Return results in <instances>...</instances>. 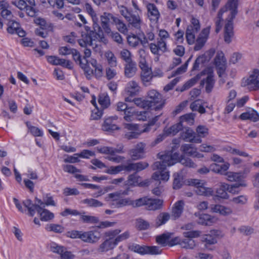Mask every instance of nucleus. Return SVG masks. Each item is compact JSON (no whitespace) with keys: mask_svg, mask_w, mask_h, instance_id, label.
<instances>
[{"mask_svg":"<svg viewBox=\"0 0 259 259\" xmlns=\"http://www.w3.org/2000/svg\"><path fill=\"white\" fill-rule=\"evenodd\" d=\"M161 161H156L152 165L153 170H159L156 171L152 176V179L159 181L163 180L166 181L169 179V174L167 171H164L166 166H170L176 163L179 158V154L172 151H167L164 153L158 154Z\"/></svg>","mask_w":259,"mask_h":259,"instance_id":"nucleus-1","label":"nucleus"},{"mask_svg":"<svg viewBox=\"0 0 259 259\" xmlns=\"http://www.w3.org/2000/svg\"><path fill=\"white\" fill-rule=\"evenodd\" d=\"M147 98V101L149 102L148 106L149 108L159 104L155 107L156 110L161 109L165 103V100L163 99L161 95L155 90H151L148 91Z\"/></svg>","mask_w":259,"mask_h":259,"instance_id":"nucleus-2","label":"nucleus"},{"mask_svg":"<svg viewBox=\"0 0 259 259\" xmlns=\"http://www.w3.org/2000/svg\"><path fill=\"white\" fill-rule=\"evenodd\" d=\"M36 204H33V208L36 209L39 213L40 220L44 221H49L54 218V213L49 210L45 209V204L40 199L35 198Z\"/></svg>","mask_w":259,"mask_h":259,"instance_id":"nucleus-3","label":"nucleus"},{"mask_svg":"<svg viewBox=\"0 0 259 259\" xmlns=\"http://www.w3.org/2000/svg\"><path fill=\"white\" fill-rule=\"evenodd\" d=\"M33 13V22L39 26V28H36L35 30V33L36 35L42 38H45L48 35L47 29L49 27V26L44 18L38 17L35 15V12L34 9Z\"/></svg>","mask_w":259,"mask_h":259,"instance_id":"nucleus-4","label":"nucleus"},{"mask_svg":"<svg viewBox=\"0 0 259 259\" xmlns=\"http://www.w3.org/2000/svg\"><path fill=\"white\" fill-rule=\"evenodd\" d=\"M214 64L218 70V74L221 77L226 69V60L222 52L217 53L214 58Z\"/></svg>","mask_w":259,"mask_h":259,"instance_id":"nucleus-5","label":"nucleus"},{"mask_svg":"<svg viewBox=\"0 0 259 259\" xmlns=\"http://www.w3.org/2000/svg\"><path fill=\"white\" fill-rule=\"evenodd\" d=\"M181 138L186 142L190 143H200L201 139L197 136L196 134L189 127H186L181 133Z\"/></svg>","mask_w":259,"mask_h":259,"instance_id":"nucleus-6","label":"nucleus"},{"mask_svg":"<svg viewBox=\"0 0 259 259\" xmlns=\"http://www.w3.org/2000/svg\"><path fill=\"white\" fill-rule=\"evenodd\" d=\"M115 17L112 14L106 12L104 13L100 17L102 27L108 34L111 33L109 23L113 24Z\"/></svg>","mask_w":259,"mask_h":259,"instance_id":"nucleus-7","label":"nucleus"},{"mask_svg":"<svg viewBox=\"0 0 259 259\" xmlns=\"http://www.w3.org/2000/svg\"><path fill=\"white\" fill-rule=\"evenodd\" d=\"M210 31V27L204 28L199 34V36L196 40L194 50L196 51L202 49L205 44L208 36Z\"/></svg>","mask_w":259,"mask_h":259,"instance_id":"nucleus-8","label":"nucleus"},{"mask_svg":"<svg viewBox=\"0 0 259 259\" xmlns=\"http://www.w3.org/2000/svg\"><path fill=\"white\" fill-rule=\"evenodd\" d=\"M145 145L142 143L138 144L134 148L129 151V154L133 160H137L143 158Z\"/></svg>","mask_w":259,"mask_h":259,"instance_id":"nucleus-9","label":"nucleus"},{"mask_svg":"<svg viewBox=\"0 0 259 259\" xmlns=\"http://www.w3.org/2000/svg\"><path fill=\"white\" fill-rule=\"evenodd\" d=\"M234 19L228 18L227 23L225 24L224 28V41L230 44L232 41V38L234 35L233 31V23Z\"/></svg>","mask_w":259,"mask_h":259,"instance_id":"nucleus-10","label":"nucleus"},{"mask_svg":"<svg viewBox=\"0 0 259 259\" xmlns=\"http://www.w3.org/2000/svg\"><path fill=\"white\" fill-rule=\"evenodd\" d=\"M101 238L100 233L96 230L83 232L82 241L86 243H95Z\"/></svg>","mask_w":259,"mask_h":259,"instance_id":"nucleus-11","label":"nucleus"},{"mask_svg":"<svg viewBox=\"0 0 259 259\" xmlns=\"http://www.w3.org/2000/svg\"><path fill=\"white\" fill-rule=\"evenodd\" d=\"M142 70L141 73V78L144 84L146 85L147 83L150 82L153 75L150 68H149L147 65L139 66Z\"/></svg>","mask_w":259,"mask_h":259,"instance_id":"nucleus-12","label":"nucleus"},{"mask_svg":"<svg viewBox=\"0 0 259 259\" xmlns=\"http://www.w3.org/2000/svg\"><path fill=\"white\" fill-rule=\"evenodd\" d=\"M115 119L112 117L106 118L102 124V130L108 133H113L115 130H119L120 128L115 124Z\"/></svg>","mask_w":259,"mask_h":259,"instance_id":"nucleus-13","label":"nucleus"},{"mask_svg":"<svg viewBox=\"0 0 259 259\" xmlns=\"http://www.w3.org/2000/svg\"><path fill=\"white\" fill-rule=\"evenodd\" d=\"M148 10V16L151 21L157 22L160 17V13L156 7L153 4H149L147 6Z\"/></svg>","mask_w":259,"mask_h":259,"instance_id":"nucleus-14","label":"nucleus"},{"mask_svg":"<svg viewBox=\"0 0 259 259\" xmlns=\"http://www.w3.org/2000/svg\"><path fill=\"white\" fill-rule=\"evenodd\" d=\"M28 2L29 5L23 0H19L15 1L14 4L19 9L24 10L28 16L32 17V5L30 1Z\"/></svg>","mask_w":259,"mask_h":259,"instance_id":"nucleus-15","label":"nucleus"},{"mask_svg":"<svg viewBox=\"0 0 259 259\" xmlns=\"http://www.w3.org/2000/svg\"><path fill=\"white\" fill-rule=\"evenodd\" d=\"M116 245L117 243L114 239L108 238L100 245L98 250L101 252H107L113 249Z\"/></svg>","mask_w":259,"mask_h":259,"instance_id":"nucleus-16","label":"nucleus"},{"mask_svg":"<svg viewBox=\"0 0 259 259\" xmlns=\"http://www.w3.org/2000/svg\"><path fill=\"white\" fill-rule=\"evenodd\" d=\"M238 6V0H228L224 8H227L230 12V15L228 18L234 19L238 13L237 7Z\"/></svg>","mask_w":259,"mask_h":259,"instance_id":"nucleus-17","label":"nucleus"},{"mask_svg":"<svg viewBox=\"0 0 259 259\" xmlns=\"http://www.w3.org/2000/svg\"><path fill=\"white\" fill-rule=\"evenodd\" d=\"M123 146L120 145L118 146L117 148H113L110 147H103L100 148H98V151L99 153L105 154H110L114 155L115 153H123Z\"/></svg>","mask_w":259,"mask_h":259,"instance_id":"nucleus-18","label":"nucleus"},{"mask_svg":"<svg viewBox=\"0 0 259 259\" xmlns=\"http://www.w3.org/2000/svg\"><path fill=\"white\" fill-rule=\"evenodd\" d=\"M163 200L159 199H149L147 202L146 208L149 210H156L162 208Z\"/></svg>","mask_w":259,"mask_h":259,"instance_id":"nucleus-19","label":"nucleus"},{"mask_svg":"<svg viewBox=\"0 0 259 259\" xmlns=\"http://www.w3.org/2000/svg\"><path fill=\"white\" fill-rule=\"evenodd\" d=\"M184 205V203L182 200L178 201L175 203L171 211V216L174 218V220H176L180 217L183 211Z\"/></svg>","mask_w":259,"mask_h":259,"instance_id":"nucleus-20","label":"nucleus"},{"mask_svg":"<svg viewBox=\"0 0 259 259\" xmlns=\"http://www.w3.org/2000/svg\"><path fill=\"white\" fill-rule=\"evenodd\" d=\"M125 18L133 27L138 29L141 28L142 21L138 15L128 14V16H125Z\"/></svg>","mask_w":259,"mask_h":259,"instance_id":"nucleus-21","label":"nucleus"},{"mask_svg":"<svg viewBox=\"0 0 259 259\" xmlns=\"http://www.w3.org/2000/svg\"><path fill=\"white\" fill-rule=\"evenodd\" d=\"M137 70L136 63L135 62L126 63L124 66V75L127 77H132L136 74Z\"/></svg>","mask_w":259,"mask_h":259,"instance_id":"nucleus-22","label":"nucleus"},{"mask_svg":"<svg viewBox=\"0 0 259 259\" xmlns=\"http://www.w3.org/2000/svg\"><path fill=\"white\" fill-rule=\"evenodd\" d=\"M240 118L242 120H250L253 122L259 120V114L254 110H251L248 112L242 113L240 115Z\"/></svg>","mask_w":259,"mask_h":259,"instance_id":"nucleus-23","label":"nucleus"},{"mask_svg":"<svg viewBox=\"0 0 259 259\" xmlns=\"http://www.w3.org/2000/svg\"><path fill=\"white\" fill-rule=\"evenodd\" d=\"M170 218L169 213L166 212H160L155 219V226L158 227L162 225L165 224Z\"/></svg>","mask_w":259,"mask_h":259,"instance_id":"nucleus-24","label":"nucleus"},{"mask_svg":"<svg viewBox=\"0 0 259 259\" xmlns=\"http://www.w3.org/2000/svg\"><path fill=\"white\" fill-rule=\"evenodd\" d=\"M205 83H206V92L207 93H210L214 87V84L213 76L211 74H208L205 79L201 80L200 82V85H204Z\"/></svg>","mask_w":259,"mask_h":259,"instance_id":"nucleus-25","label":"nucleus"},{"mask_svg":"<svg viewBox=\"0 0 259 259\" xmlns=\"http://www.w3.org/2000/svg\"><path fill=\"white\" fill-rule=\"evenodd\" d=\"M228 189H229V185L226 183H221L220 187L216 190V196L223 199L228 198L229 196L227 192Z\"/></svg>","mask_w":259,"mask_h":259,"instance_id":"nucleus-26","label":"nucleus"},{"mask_svg":"<svg viewBox=\"0 0 259 259\" xmlns=\"http://www.w3.org/2000/svg\"><path fill=\"white\" fill-rule=\"evenodd\" d=\"M215 220V219L213 217L208 214H202L199 217L198 223L202 225L209 226L214 223Z\"/></svg>","mask_w":259,"mask_h":259,"instance_id":"nucleus-27","label":"nucleus"},{"mask_svg":"<svg viewBox=\"0 0 259 259\" xmlns=\"http://www.w3.org/2000/svg\"><path fill=\"white\" fill-rule=\"evenodd\" d=\"M185 169L181 170L179 173H176L174 175V180L173 182V188L174 189H179L183 185L184 171Z\"/></svg>","mask_w":259,"mask_h":259,"instance_id":"nucleus-28","label":"nucleus"},{"mask_svg":"<svg viewBox=\"0 0 259 259\" xmlns=\"http://www.w3.org/2000/svg\"><path fill=\"white\" fill-rule=\"evenodd\" d=\"M201 75H197L195 77L188 80L181 88H177L176 91L183 92L193 86L200 78Z\"/></svg>","mask_w":259,"mask_h":259,"instance_id":"nucleus-29","label":"nucleus"},{"mask_svg":"<svg viewBox=\"0 0 259 259\" xmlns=\"http://www.w3.org/2000/svg\"><path fill=\"white\" fill-rule=\"evenodd\" d=\"M93 40L91 36L85 33L82 34L81 38L78 40V42L81 47L87 48L93 46Z\"/></svg>","mask_w":259,"mask_h":259,"instance_id":"nucleus-30","label":"nucleus"},{"mask_svg":"<svg viewBox=\"0 0 259 259\" xmlns=\"http://www.w3.org/2000/svg\"><path fill=\"white\" fill-rule=\"evenodd\" d=\"M116 202H112L111 205L114 207L120 208L127 205H131V199L130 198H123L122 197L120 199H116Z\"/></svg>","mask_w":259,"mask_h":259,"instance_id":"nucleus-31","label":"nucleus"},{"mask_svg":"<svg viewBox=\"0 0 259 259\" xmlns=\"http://www.w3.org/2000/svg\"><path fill=\"white\" fill-rule=\"evenodd\" d=\"M25 207L24 210H20L22 213L27 214L29 216H32V203L30 199H26L23 202Z\"/></svg>","mask_w":259,"mask_h":259,"instance_id":"nucleus-32","label":"nucleus"},{"mask_svg":"<svg viewBox=\"0 0 259 259\" xmlns=\"http://www.w3.org/2000/svg\"><path fill=\"white\" fill-rule=\"evenodd\" d=\"M141 180V177L139 176L137 173L134 172L130 175L127 178V184L130 186H136L139 184L140 181Z\"/></svg>","mask_w":259,"mask_h":259,"instance_id":"nucleus-33","label":"nucleus"},{"mask_svg":"<svg viewBox=\"0 0 259 259\" xmlns=\"http://www.w3.org/2000/svg\"><path fill=\"white\" fill-rule=\"evenodd\" d=\"M98 102L104 109L107 108L110 104L109 97L107 94L105 93L99 96Z\"/></svg>","mask_w":259,"mask_h":259,"instance_id":"nucleus-34","label":"nucleus"},{"mask_svg":"<svg viewBox=\"0 0 259 259\" xmlns=\"http://www.w3.org/2000/svg\"><path fill=\"white\" fill-rule=\"evenodd\" d=\"M195 33L196 32L194 31L192 26H188L186 32V37L189 45H192L194 43Z\"/></svg>","mask_w":259,"mask_h":259,"instance_id":"nucleus-35","label":"nucleus"},{"mask_svg":"<svg viewBox=\"0 0 259 259\" xmlns=\"http://www.w3.org/2000/svg\"><path fill=\"white\" fill-rule=\"evenodd\" d=\"M183 128V125L181 122H179L176 124H174L165 130L164 132L166 133V135H175Z\"/></svg>","mask_w":259,"mask_h":259,"instance_id":"nucleus-36","label":"nucleus"},{"mask_svg":"<svg viewBox=\"0 0 259 259\" xmlns=\"http://www.w3.org/2000/svg\"><path fill=\"white\" fill-rule=\"evenodd\" d=\"M179 244L182 248L186 249H193L196 245L194 240L188 238L180 241Z\"/></svg>","mask_w":259,"mask_h":259,"instance_id":"nucleus-37","label":"nucleus"},{"mask_svg":"<svg viewBox=\"0 0 259 259\" xmlns=\"http://www.w3.org/2000/svg\"><path fill=\"white\" fill-rule=\"evenodd\" d=\"M192 184L196 186L195 192L198 195L204 196L205 187L203 186L202 182L198 180H193Z\"/></svg>","mask_w":259,"mask_h":259,"instance_id":"nucleus-38","label":"nucleus"},{"mask_svg":"<svg viewBox=\"0 0 259 259\" xmlns=\"http://www.w3.org/2000/svg\"><path fill=\"white\" fill-rule=\"evenodd\" d=\"M84 62L81 64L80 67L84 70L86 77L90 79L94 74V70L90 67L89 61L87 59H84Z\"/></svg>","mask_w":259,"mask_h":259,"instance_id":"nucleus-39","label":"nucleus"},{"mask_svg":"<svg viewBox=\"0 0 259 259\" xmlns=\"http://www.w3.org/2000/svg\"><path fill=\"white\" fill-rule=\"evenodd\" d=\"M82 203L87 204L89 207H97L103 206V204L101 201L94 199L87 198L82 200Z\"/></svg>","mask_w":259,"mask_h":259,"instance_id":"nucleus-40","label":"nucleus"},{"mask_svg":"<svg viewBox=\"0 0 259 259\" xmlns=\"http://www.w3.org/2000/svg\"><path fill=\"white\" fill-rule=\"evenodd\" d=\"M181 151L189 156H193L196 153V149L191 144H184L181 147Z\"/></svg>","mask_w":259,"mask_h":259,"instance_id":"nucleus-41","label":"nucleus"},{"mask_svg":"<svg viewBox=\"0 0 259 259\" xmlns=\"http://www.w3.org/2000/svg\"><path fill=\"white\" fill-rule=\"evenodd\" d=\"M46 229L48 231H53L57 233H61L64 230V227L61 225L54 224H48L46 227Z\"/></svg>","mask_w":259,"mask_h":259,"instance_id":"nucleus-42","label":"nucleus"},{"mask_svg":"<svg viewBox=\"0 0 259 259\" xmlns=\"http://www.w3.org/2000/svg\"><path fill=\"white\" fill-rule=\"evenodd\" d=\"M148 198L146 197L140 198L135 200H131V206L133 207H139L143 205H147Z\"/></svg>","mask_w":259,"mask_h":259,"instance_id":"nucleus-43","label":"nucleus"},{"mask_svg":"<svg viewBox=\"0 0 259 259\" xmlns=\"http://www.w3.org/2000/svg\"><path fill=\"white\" fill-rule=\"evenodd\" d=\"M226 176H227V180L231 182H240L242 177L241 173L231 171L227 172L226 174Z\"/></svg>","mask_w":259,"mask_h":259,"instance_id":"nucleus-44","label":"nucleus"},{"mask_svg":"<svg viewBox=\"0 0 259 259\" xmlns=\"http://www.w3.org/2000/svg\"><path fill=\"white\" fill-rule=\"evenodd\" d=\"M93 22V30L97 31L98 33V36L102 41L103 39L104 38L103 31L101 27L98 24V18L96 17V20L92 19Z\"/></svg>","mask_w":259,"mask_h":259,"instance_id":"nucleus-45","label":"nucleus"},{"mask_svg":"<svg viewBox=\"0 0 259 259\" xmlns=\"http://www.w3.org/2000/svg\"><path fill=\"white\" fill-rule=\"evenodd\" d=\"M8 25L7 31L11 34L15 33L17 29L20 28L19 23L13 20L9 21Z\"/></svg>","mask_w":259,"mask_h":259,"instance_id":"nucleus-46","label":"nucleus"},{"mask_svg":"<svg viewBox=\"0 0 259 259\" xmlns=\"http://www.w3.org/2000/svg\"><path fill=\"white\" fill-rule=\"evenodd\" d=\"M105 55L109 64L111 67H116L117 66L116 58L112 52L108 51L105 53Z\"/></svg>","mask_w":259,"mask_h":259,"instance_id":"nucleus-47","label":"nucleus"},{"mask_svg":"<svg viewBox=\"0 0 259 259\" xmlns=\"http://www.w3.org/2000/svg\"><path fill=\"white\" fill-rule=\"evenodd\" d=\"M80 215V219L84 223L95 224L99 222L98 218L96 217L81 214Z\"/></svg>","mask_w":259,"mask_h":259,"instance_id":"nucleus-48","label":"nucleus"},{"mask_svg":"<svg viewBox=\"0 0 259 259\" xmlns=\"http://www.w3.org/2000/svg\"><path fill=\"white\" fill-rule=\"evenodd\" d=\"M132 102L138 107L145 109L149 108V102L147 100H144L141 98H135L132 100Z\"/></svg>","mask_w":259,"mask_h":259,"instance_id":"nucleus-49","label":"nucleus"},{"mask_svg":"<svg viewBox=\"0 0 259 259\" xmlns=\"http://www.w3.org/2000/svg\"><path fill=\"white\" fill-rule=\"evenodd\" d=\"M113 24L116 25L117 29L121 33H125L127 31L125 24L119 19L115 17Z\"/></svg>","mask_w":259,"mask_h":259,"instance_id":"nucleus-50","label":"nucleus"},{"mask_svg":"<svg viewBox=\"0 0 259 259\" xmlns=\"http://www.w3.org/2000/svg\"><path fill=\"white\" fill-rule=\"evenodd\" d=\"M146 246H140L136 244H133L129 245L128 249L135 252L140 254H145Z\"/></svg>","mask_w":259,"mask_h":259,"instance_id":"nucleus-51","label":"nucleus"},{"mask_svg":"<svg viewBox=\"0 0 259 259\" xmlns=\"http://www.w3.org/2000/svg\"><path fill=\"white\" fill-rule=\"evenodd\" d=\"M179 162L183 165L188 167H194L196 165L193 161L189 158H185L181 156V158L179 157V159L176 161Z\"/></svg>","mask_w":259,"mask_h":259,"instance_id":"nucleus-52","label":"nucleus"},{"mask_svg":"<svg viewBox=\"0 0 259 259\" xmlns=\"http://www.w3.org/2000/svg\"><path fill=\"white\" fill-rule=\"evenodd\" d=\"M149 226V223L142 219L140 218L136 220V227L140 230H146Z\"/></svg>","mask_w":259,"mask_h":259,"instance_id":"nucleus-53","label":"nucleus"},{"mask_svg":"<svg viewBox=\"0 0 259 259\" xmlns=\"http://www.w3.org/2000/svg\"><path fill=\"white\" fill-rule=\"evenodd\" d=\"M83 232L79 231L76 230H72L68 231L66 233V236L72 239H80L82 241Z\"/></svg>","mask_w":259,"mask_h":259,"instance_id":"nucleus-54","label":"nucleus"},{"mask_svg":"<svg viewBox=\"0 0 259 259\" xmlns=\"http://www.w3.org/2000/svg\"><path fill=\"white\" fill-rule=\"evenodd\" d=\"M195 114L193 113L186 114L181 116L180 122H186L189 124H192L194 121Z\"/></svg>","mask_w":259,"mask_h":259,"instance_id":"nucleus-55","label":"nucleus"},{"mask_svg":"<svg viewBox=\"0 0 259 259\" xmlns=\"http://www.w3.org/2000/svg\"><path fill=\"white\" fill-rule=\"evenodd\" d=\"M145 254H159L161 252V249L158 246H146Z\"/></svg>","mask_w":259,"mask_h":259,"instance_id":"nucleus-56","label":"nucleus"},{"mask_svg":"<svg viewBox=\"0 0 259 259\" xmlns=\"http://www.w3.org/2000/svg\"><path fill=\"white\" fill-rule=\"evenodd\" d=\"M208 128L204 125H199L196 128L197 136L201 139L208 135Z\"/></svg>","mask_w":259,"mask_h":259,"instance_id":"nucleus-57","label":"nucleus"},{"mask_svg":"<svg viewBox=\"0 0 259 259\" xmlns=\"http://www.w3.org/2000/svg\"><path fill=\"white\" fill-rule=\"evenodd\" d=\"M170 238V234L169 233H164L161 235L156 237V242L163 246H165L166 242Z\"/></svg>","mask_w":259,"mask_h":259,"instance_id":"nucleus-58","label":"nucleus"},{"mask_svg":"<svg viewBox=\"0 0 259 259\" xmlns=\"http://www.w3.org/2000/svg\"><path fill=\"white\" fill-rule=\"evenodd\" d=\"M73 53H72V55L73 60L77 64H78L80 66L81 64L84 62V59H85L83 58V59H81V55L79 52L76 49H73Z\"/></svg>","mask_w":259,"mask_h":259,"instance_id":"nucleus-59","label":"nucleus"},{"mask_svg":"<svg viewBox=\"0 0 259 259\" xmlns=\"http://www.w3.org/2000/svg\"><path fill=\"white\" fill-rule=\"evenodd\" d=\"M135 165V172H138L141 171L149 166V164L147 162L140 161L136 163H134Z\"/></svg>","mask_w":259,"mask_h":259,"instance_id":"nucleus-60","label":"nucleus"},{"mask_svg":"<svg viewBox=\"0 0 259 259\" xmlns=\"http://www.w3.org/2000/svg\"><path fill=\"white\" fill-rule=\"evenodd\" d=\"M120 57L126 62L128 63L133 61L131 58V52L126 49L122 50L120 53Z\"/></svg>","mask_w":259,"mask_h":259,"instance_id":"nucleus-61","label":"nucleus"},{"mask_svg":"<svg viewBox=\"0 0 259 259\" xmlns=\"http://www.w3.org/2000/svg\"><path fill=\"white\" fill-rule=\"evenodd\" d=\"M191 58L192 57H190L184 65L177 68V69L173 72L172 76H176L185 72L187 70L188 63L191 59Z\"/></svg>","mask_w":259,"mask_h":259,"instance_id":"nucleus-62","label":"nucleus"},{"mask_svg":"<svg viewBox=\"0 0 259 259\" xmlns=\"http://www.w3.org/2000/svg\"><path fill=\"white\" fill-rule=\"evenodd\" d=\"M203 241L206 243L205 244V247L206 248H208L207 245L214 244L217 243L215 238L212 237L210 234L205 235L203 238Z\"/></svg>","mask_w":259,"mask_h":259,"instance_id":"nucleus-63","label":"nucleus"},{"mask_svg":"<svg viewBox=\"0 0 259 259\" xmlns=\"http://www.w3.org/2000/svg\"><path fill=\"white\" fill-rule=\"evenodd\" d=\"M127 41L131 46L136 47L139 44L140 38L135 35L133 36H129L127 38Z\"/></svg>","mask_w":259,"mask_h":259,"instance_id":"nucleus-64","label":"nucleus"}]
</instances>
